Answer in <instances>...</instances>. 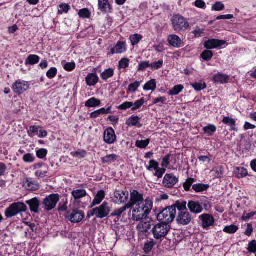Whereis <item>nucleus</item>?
I'll use <instances>...</instances> for the list:
<instances>
[{
    "instance_id": "8fccbe9b",
    "label": "nucleus",
    "mask_w": 256,
    "mask_h": 256,
    "mask_svg": "<svg viewBox=\"0 0 256 256\" xmlns=\"http://www.w3.org/2000/svg\"><path fill=\"white\" fill-rule=\"evenodd\" d=\"M78 15L82 18H89L90 16V12L88 9L83 8L79 11Z\"/></svg>"
},
{
    "instance_id": "09e8293b",
    "label": "nucleus",
    "mask_w": 256,
    "mask_h": 256,
    "mask_svg": "<svg viewBox=\"0 0 256 256\" xmlns=\"http://www.w3.org/2000/svg\"><path fill=\"white\" fill-rule=\"evenodd\" d=\"M206 84L204 82H195L192 84V88L196 91H200L206 88Z\"/></svg>"
},
{
    "instance_id": "a211bd4d",
    "label": "nucleus",
    "mask_w": 256,
    "mask_h": 256,
    "mask_svg": "<svg viewBox=\"0 0 256 256\" xmlns=\"http://www.w3.org/2000/svg\"><path fill=\"white\" fill-rule=\"evenodd\" d=\"M150 228L151 224L150 222L141 221L136 226V230L138 233L146 235Z\"/></svg>"
},
{
    "instance_id": "f257e3e1",
    "label": "nucleus",
    "mask_w": 256,
    "mask_h": 256,
    "mask_svg": "<svg viewBox=\"0 0 256 256\" xmlns=\"http://www.w3.org/2000/svg\"><path fill=\"white\" fill-rule=\"evenodd\" d=\"M132 212V218L134 221H139L145 218L152 208L151 200H146L144 204L132 206L130 208Z\"/></svg>"
},
{
    "instance_id": "0eeeda50",
    "label": "nucleus",
    "mask_w": 256,
    "mask_h": 256,
    "mask_svg": "<svg viewBox=\"0 0 256 256\" xmlns=\"http://www.w3.org/2000/svg\"><path fill=\"white\" fill-rule=\"evenodd\" d=\"M129 198L128 190H116L114 192L113 201L114 203L121 204H126Z\"/></svg>"
},
{
    "instance_id": "dca6fc26",
    "label": "nucleus",
    "mask_w": 256,
    "mask_h": 256,
    "mask_svg": "<svg viewBox=\"0 0 256 256\" xmlns=\"http://www.w3.org/2000/svg\"><path fill=\"white\" fill-rule=\"evenodd\" d=\"M98 210V218H102L108 216L110 212V207L108 204L106 202H104L98 208H96Z\"/></svg>"
},
{
    "instance_id": "13d9d810",
    "label": "nucleus",
    "mask_w": 256,
    "mask_h": 256,
    "mask_svg": "<svg viewBox=\"0 0 256 256\" xmlns=\"http://www.w3.org/2000/svg\"><path fill=\"white\" fill-rule=\"evenodd\" d=\"M129 60L126 58H124L121 60L119 62V68H125L128 66Z\"/></svg>"
},
{
    "instance_id": "2f4dec72",
    "label": "nucleus",
    "mask_w": 256,
    "mask_h": 256,
    "mask_svg": "<svg viewBox=\"0 0 256 256\" xmlns=\"http://www.w3.org/2000/svg\"><path fill=\"white\" fill-rule=\"evenodd\" d=\"M130 208V204H126V203L124 204V206L115 210L112 213V216H120L121 214H122L124 212H126L128 209Z\"/></svg>"
},
{
    "instance_id": "20e7f679",
    "label": "nucleus",
    "mask_w": 256,
    "mask_h": 256,
    "mask_svg": "<svg viewBox=\"0 0 256 256\" xmlns=\"http://www.w3.org/2000/svg\"><path fill=\"white\" fill-rule=\"evenodd\" d=\"M170 226L164 223L160 222L156 224L152 230L154 238L157 240L164 238L170 230Z\"/></svg>"
},
{
    "instance_id": "58836bf2",
    "label": "nucleus",
    "mask_w": 256,
    "mask_h": 256,
    "mask_svg": "<svg viewBox=\"0 0 256 256\" xmlns=\"http://www.w3.org/2000/svg\"><path fill=\"white\" fill-rule=\"evenodd\" d=\"M154 244L155 243L153 240H148V242L145 243L143 250L146 254H148L152 250Z\"/></svg>"
},
{
    "instance_id": "f8f14e48",
    "label": "nucleus",
    "mask_w": 256,
    "mask_h": 256,
    "mask_svg": "<svg viewBox=\"0 0 256 256\" xmlns=\"http://www.w3.org/2000/svg\"><path fill=\"white\" fill-rule=\"evenodd\" d=\"M178 182V178L174 174H166L163 179L162 184L164 186L168 188H172Z\"/></svg>"
},
{
    "instance_id": "c9c22d12",
    "label": "nucleus",
    "mask_w": 256,
    "mask_h": 256,
    "mask_svg": "<svg viewBox=\"0 0 256 256\" xmlns=\"http://www.w3.org/2000/svg\"><path fill=\"white\" fill-rule=\"evenodd\" d=\"M216 130V127L212 124H210L203 128L204 132L208 136H211Z\"/></svg>"
},
{
    "instance_id": "a19ab883",
    "label": "nucleus",
    "mask_w": 256,
    "mask_h": 256,
    "mask_svg": "<svg viewBox=\"0 0 256 256\" xmlns=\"http://www.w3.org/2000/svg\"><path fill=\"white\" fill-rule=\"evenodd\" d=\"M202 58L204 60H210L213 56V53L210 50H204L200 55Z\"/></svg>"
},
{
    "instance_id": "4468645a",
    "label": "nucleus",
    "mask_w": 256,
    "mask_h": 256,
    "mask_svg": "<svg viewBox=\"0 0 256 256\" xmlns=\"http://www.w3.org/2000/svg\"><path fill=\"white\" fill-rule=\"evenodd\" d=\"M104 141L108 144H112L116 140L114 130L112 128H107L104 132Z\"/></svg>"
},
{
    "instance_id": "0e129e2a",
    "label": "nucleus",
    "mask_w": 256,
    "mask_h": 256,
    "mask_svg": "<svg viewBox=\"0 0 256 256\" xmlns=\"http://www.w3.org/2000/svg\"><path fill=\"white\" fill-rule=\"evenodd\" d=\"M248 250L249 252L255 253L256 252V241H251L248 246Z\"/></svg>"
},
{
    "instance_id": "393cba45",
    "label": "nucleus",
    "mask_w": 256,
    "mask_h": 256,
    "mask_svg": "<svg viewBox=\"0 0 256 256\" xmlns=\"http://www.w3.org/2000/svg\"><path fill=\"white\" fill-rule=\"evenodd\" d=\"M104 196L105 194L104 190L98 191L95 196V198L91 204L90 207L92 208L94 206L100 204L102 201Z\"/></svg>"
},
{
    "instance_id": "5701e85b",
    "label": "nucleus",
    "mask_w": 256,
    "mask_h": 256,
    "mask_svg": "<svg viewBox=\"0 0 256 256\" xmlns=\"http://www.w3.org/2000/svg\"><path fill=\"white\" fill-rule=\"evenodd\" d=\"M110 113H111L110 107H108L107 108H102L92 112L90 114V118H95L98 117L101 114H108Z\"/></svg>"
},
{
    "instance_id": "49530a36",
    "label": "nucleus",
    "mask_w": 256,
    "mask_h": 256,
    "mask_svg": "<svg viewBox=\"0 0 256 256\" xmlns=\"http://www.w3.org/2000/svg\"><path fill=\"white\" fill-rule=\"evenodd\" d=\"M172 206H176V210L178 208L179 212L184 211L186 210V202H177L176 204Z\"/></svg>"
},
{
    "instance_id": "cd10ccee",
    "label": "nucleus",
    "mask_w": 256,
    "mask_h": 256,
    "mask_svg": "<svg viewBox=\"0 0 256 256\" xmlns=\"http://www.w3.org/2000/svg\"><path fill=\"white\" fill-rule=\"evenodd\" d=\"M87 192L84 189H78L72 191V194L74 198L76 200L80 199L86 196Z\"/></svg>"
},
{
    "instance_id": "338daca9",
    "label": "nucleus",
    "mask_w": 256,
    "mask_h": 256,
    "mask_svg": "<svg viewBox=\"0 0 256 256\" xmlns=\"http://www.w3.org/2000/svg\"><path fill=\"white\" fill-rule=\"evenodd\" d=\"M76 67V64L74 62H67L64 65V68L66 71H72Z\"/></svg>"
},
{
    "instance_id": "4be33fe9",
    "label": "nucleus",
    "mask_w": 256,
    "mask_h": 256,
    "mask_svg": "<svg viewBox=\"0 0 256 256\" xmlns=\"http://www.w3.org/2000/svg\"><path fill=\"white\" fill-rule=\"evenodd\" d=\"M24 186L28 190L34 191L39 188L38 184L34 182L32 179H26L24 182Z\"/></svg>"
},
{
    "instance_id": "ddd939ff",
    "label": "nucleus",
    "mask_w": 256,
    "mask_h": 256,
    "mask_svg": "<svg viewBox=\"0 0 256 256\" xmlns=\"http://www.w3.org/2000/svg\"><path fill=\"white\" fill-rule=\"evenodd\" d=\"M226 42L224 40L211 39L206 40L204 43V46L207 49H214L224 45Z\"/></svg>"
},
{
    "instance_id": "7ed1b4c3",
    "label": "nucleus",
    "mask_w": 256,
    "mask_h": 256,
    "mask_svg": "<svg viewBox=\"0 0 256 256\" xmlns=\"http://www.w3.org/2000/svg\"><path fill=\"white\" fill-rule=\"evenodd\" d=\"M26 210L27 206L24 203L14 202L6 210L4 214L7 218H10L16 216L19 213L26 212Z\"/></svg>"
},
{
    "instance_id": "774afa93",
    "label": "nucleus",
    "mask_w": 256,
    "mask_h": 256,
    "mask_svg": "<svg viewBox=\"0 0 256 256\" xmlns=\"http://www.w3.org/2000/svg\"><path fill=\"white\" fill-rule=\"evenodd\" d=\"M156 172L154 174V176H156L158 178H162L163 174L165 173L166 170L164 168H158L156 170Z\"/></svg>"
},
{
    "instance_id": "423d86ee",
    "label": "nucleus",
    "mask_w": 256,
    "mask_h": 256,
    "mask_svg": "<svg viewBox=\"0 0 256 256\" xmlns=\"http://www.w3.org/2000/svg\"><path fill=\"white\" fill-rule=\"evenodd\" d=\"M60 200L58 194H52L46 196L43 200L42 205L44 210L50 211L54 209Z\"/></svg>"
},
{
    "instance_id": "c03bdc74",
    "label": "nucleus",
    "mask_w": 256,
    "mask_h": 256,
    "mask_svg": "<svg viewBox=\"0 0 256 256\" xmlns=\"http://www.w3.org/2000/svg\"><path fill=\"white\" fill-rule=\"evenodd\" d=\"M195 180L193 178H188L186 182L184 183L183 186L186 191L188 192L190 190V186L194 182Z\"/></svg>"
},
{
    "instance_id": "bf43d9fd",
    "label": "nucleus",
    "mask_w": 256,
    "mask_h": 256,
    "mask_svg": "<svg viewBox=\"0 0 256 256\" xmlns=\"http://www.w3.org/2000/svg\"><path fill=\"white\" fill-rule=\"evenodd\" d=\"M149 164V166L147 167V170H152V169L156 170L158 168V163L154 160H150Z\"/></svg>"
},
{
    "instance_id": "052dcab7",
    "label": "nucleus",
    "mask_w": 256,
    "mask_h": 256,
    "mask_svg": "<svg viewBox=\"0 0 256 256\" xmlns=\"http://www.w3.org/2000/svg\"><path fill=\"white\" fill-rule=\"evenodd\" d=\"M212 172H214V176L216 178H221L223 174L221 166H218L214 168L212 170Z\"/></svg>"
},
{
    "instance_id": "7c9ffc66",
    "label": "nucleus",
    "mask_w": 256,
    "mask_h": 256,
    "mask_svg": "<svg viewBox=\"0 0 256 256\" xmlns=\"http://www.w3.org/2000/svg\"><path fill=\"white\" fill-rule=\"evenodd\" d=\"M117 155L115 154H111L107 155L106 156L104 157L102 160V162L103 164H109L116 161L117 160Z\"/></svg>"
},
{
    "instance_id": "f3484780",
    "label": "nucleus",
    "mask_w": 256,
    "mask_h": 256,
    "mask_svg": "<svg viewBox=\"0 0 256 256\" xmlns=\"http://www.w3.org/2000/svg\"><path fill=\"white\" fill-rule=\"evenodd\" d=\"M202 220V226L204 228H207L212 226L214 222L213 216L209 214H204L200 216Z\"/></svg>"
},
{
    "instance_id": "69168bd1",
    "label": "nucleus",
    "mask_w": 256,
    "mask_h": 256,
    "mask_svg": "<svg viewBox=\"0 0 256 256\" xmlns=\"http://www.w3.org/2000/svg\"><path fill=\"white\" fill-rule=\"evenodd\" d=\"M148 67H150V66L148 62H142L139 64L138 70H144Z\"/></svg>"
},
{
    "instance_id": "4d7b16f0",
    "label": "nucleus",
    "mask_w": 256,
    "mask_h": 256,
    "mask_svg": "<svg viewBox=\"0 0 256 256\" xmlns=\"http://www.w3.org/2000/svg\"><path fill=\"white\" fill-rule=\"evenodd\" d=\"M222 122L230 126H234L236 124L235 120L228 116L224 118L222 120Z\"/></svg>"
},
{
    "instance_id": "79ce46f5",
    "label": "nucleus",
    "mask_w": 256,
    "mask_h": 256,
    "mask_svg": "<svg viewBox=\"0 0 256 256\" xmlns=\"http://www.w3.org/2000/svg\"><path fill=\"white\" fill-rule=\"evenodd\" d=\"M150 142V140L148 138L144 140H137L136 142V146L140 148H144L148 146Z\"/></svg>"
},
{
    "instance_id": "f03ea898",
    "label": "nucleus",
    "mask_w": 256,
    "mask_h": 256,
    "mask_svg": "<svg viewBox=\"0 0 256 256\" xmlns=\"http://www.w3.org/2000/svg\"><path fill=\"white\" fill-rule=\"evenodd\" d=\"M176 212V206H170L162 210L157 215L158 220L169 225L174 220Z\"/></svg>"
},
{
    "instance_id": "37998d69",
    "label": "nucleus",
    "mask_w": 256,
    "mask_h": 256,
    "mask_svg": "<svg viewBox=\"0 0 256 256\" xmlns=\"http://www.w3.org/2000/svg\"><path fill=\"white\" fill-rule=\"evenodd\" d=\"M130 38L132 44L134 46L139 42L140 40H142V36L140 34H134L130 36Z\"/></svg>"
},
{
    "instance_id": "9b49d317",
    "label": "nucleus",
    "mask_w": 256,
    "mask_h": 256,
    "mask_svg": "<svg viewBox=\"0 0 256 256\" xmlns=\"http://www.w3.org/2000/svg\"><path fill=\"white\" fill-rule=\"evenodd\" d=\"M192 214L188 212H179L176 217V222L178 224L187 225L192 221Z\"/></svg>"
},
{
    "instance_id": "412c9836",
    "label": "nucleus",
    "mask_w": 256,
    "mask_h": 256,
    "mask_svg": "<svg viewBox=\"0 0 256 256\" xmlns=\"http://www.w3.org/2000/svg\"><path fill=\"white\" fill-rule=\"evenodd\" d=\"M98 8L104 12H111V8L108 0H98Z\"/></svg>"
},
{
    "instance_id": "39448f33",
    "label": "nucleus",
    "mask_w": 256,
    "mask_h": 256,
    "mask_svg": "<svg viewBox=\"0 0 256 256\" xmlns=\"http://www.w3.org/2000/svg\"><path fill=\"white\" fill-rule=\"evenodd\" d=\"M171 21L173 28L176 31H184L189 27V23L187 20L180 15L174 16Z\"/></svg>"
},
{
    "instance_id": "a878e982",
    "label": "nucleus",
    "mask_w": 256,
    "mask_h": 256,
    "mask_svg": "<svg viewBox=\"0 0 256 256\" xmlns=\"http://www.w3.org/2000/svg\"><path fill=\"white\" fill-rule=\"evenodd\" d=\"M228 76L226 74H218L214 76L213 80L216 82L222 84L227 83L228 81Z\"/></svg>"
},
{
    "instance_id": "473e14b6",
    "label": "nucleus",
    "mask_w": 256,
    "mask_h": 256,
    "mask_svg": "<svg viewBox=\"0 0 256 256\" xmlns=\"http://www.w3.org/2000/svg\"><path fill=\"white\" fill-rule=\"evenodd\" d=\"M208 187V184H198L192 186V189L196 192H200L206 190Z\"/></svg>"
},
{
    "instance_id": "72a5a7b5",
    "label": "nucleus",
    "mask_w": 256,
    "mask_h": 256,
    "mask_svg": "<svg viewBox=\"0 0 256 256\" xmlns=\"http://www.w3.org/2000/svg\"><path fill=\"white\" fill-rule=\"evenodd\" d=\"M156 80L152 79L144 84V89L146 90H154L156 88Z\"/></svg>"
},
{
    "instance_id": "5fc2aeb1",
    "label": "nucleus",
    "mask_w": 256,
    "mask_h": 256,
    "mask_svg": "<svg viewBox=\"0 0 256 256\" xmlns=\"http://www.w3.org/2000/svg\"><path fill=\"white\" fill-rule=\"evenodd\" d=\"M144 104V100L143 98H141L137 101H136L134 104H133V106L132 108V110H135L137 109L140 108Z\"/></svg>"
},
{
    "instance_id": "1a4fd4ad",
    "label": "nucleus",
    "mask_w": 256,
    "mask_h": 256,
    "mask_svg": "<svg viewBox=\"0 0 256 256\" xmlns=\"http://www.w3.org/2000/svg\"><path fill=\"white\" fill-rule=\"evenodd\" d=\"M144 204L143 195L136 190L130 192V200L126 204H130V208L132 206Z\"/></svg>"
},
{
    "instance_id": "6ab92c4d",
    "label": "nucleus",
    "mask_w": 256,
    "mask_h": 256,
    "mask_svg": "<svg viewBox=\"0 0 256 256\" xmlns=\"http://www.w3.org/2000/svg\"><path fill=\"white\" fill-rule=\"evenodd\" d=\"M26 203L29 206L30 210L32 212L38 213L40 202L38 199L34 198L30 200H27Z\"/></svg>"
},
{
    "instance_id": "4c0bfd02",
    "label": "nucleus",
    "mask_w": 256,
    "mask_h": 256,
    "mask_svg": "<svg viewBox=\"0 0 256 256\" xmlns=\"http://www.w3.org/2000/svg\"><path fill=\"white\" fill-rule=\"evenodd\" d=\"M238 230V226L232 224L225 226L223 230L227 234H233L236 232Z\"/></svg>"
},
{
    "instance_id": "de8ad7c7",
    "label": "nucleus",
    "mask_w": 256,
    "mask_h": 256,
    "mask_svg": "<svg viewBox=\"0 0 256 256\" xmlns=\"http://www.w3.org/2000/svg\"><path fill=\"white\" fill-rule=\"evenodd\" d=\"M22 160L26 163H32L34 162L35 157L32 154L28 153L24 156Z\"/></svg>"
},
{
    "instance_id": "603ef678",
    "label": "nucleus",
    "mask_w": 256,
    "mask_h": 256,
    "mask_svg": "<svg viewBox=\"0 0 256 256\" xmlns=\"http://www.w3.org/2000/svg\"><path fill=\"white\" fill-rule=\"evenodd\" d=\"M70 9V6L66 4H62L60 5V9L58 10V14H62L63 12L66 13Z\"/></svg>"
},
{
    "instance_id": "a18cd8bd",
    "label": "nucleus",
    "mask_w": 256,
    "mask_h": 256,
    "mask_svg": "<svg viewBox=\"0 0 256 256\" xmlns=\"http://www.w3.org/2000/svg\"><path fill=\"white\" fill-rule=\"evenodd\" d=\"M140 82L136 81L134 83L130 84L128 88V90L129 92L134 93L136 92L138 88L140 86Z\"/></svg>"
},
{
    "instance_id": "f704fd0d",
    "label": "nucleus",
    "mask_w": 256,
    "mask_h": 256,
    "mask_svg": "<svg viewBox=\"0 0 256 256\" xmlns=\"http://www.w3.org/2000/svg\"><path fill=\"white\" fill-rule=\"evenodd\" d=\"M114 74V70L112 68H108L105 70L101 74V78L104 80H107L112 78Z\"/></svg>"
},
{
    "instance_id": "ea45409f",
    "label": "nucleus",
    "mask_w": 256,
    "mask_h": 256,
    "mask_svg": "<svg viewBox=\"0 0 256 256\" xmlns=\"http://www.w3.org/2000/svg\"><path fill=\"white\" fill-rule=\"evenodd\" d=\"M140 120V118L138 116H132L126 122V124L130 126H137Z\"/></svg>"
},
{
    "instance_id": "e433bc0d",
    "label": "nucleus",
    "mask_w": 256,
    "mask_h": 256,
    "mask_svg": "<svg viewBox=\"0 0 256 256\" xmlns=\"http://www.w3.org/2000/svg\"><path fill=\"white\" fill-rule=\"evenodd\" d=\"M184 89L183 86L180 84L174 86L168 92L170 96H175L179 94Z\"/></svg>"
},
{
    "instance_id": "3c124183",
    "label": "nucleus",
    "mask_w": 256,
    "mask_h": 256,
    "mask_svg": "<svg viewBox=\"0 0 256 256\" xmlns=\"http://www.w3.org/2000/svg\"><path fill=\"white\" fill-rule=\"evenodd\" d=\"M48 154V150L44 148H40L36 152V155L39 158H44Z\"/></svg>"
},
{
    "instance_id": "bb28decb",
    "label": "nucleus",
    "mask_w": 256,
    "mask_h": 256,
    "mask_svg": "<svg viewBox=\"0 0 256 256\" xmlns=\"http://www.w3.org/2000/svg\"><path fill=\"white\" fill-rule=\"evenodd\" d=\"M98 80V78L96 74H90L86 78V82L90 86L95 85Z\"/></svg>"
},
{
    "instance_id": "aec40b11",
    "label": "nucleus",
    "mask_w": 256,
    "mask_h": 256,
    "mask_svg": "<svg viewBox=\"0 0 256 256\" xmlns=\"http://www.w3.org/2000/svg\"><path fill=\"white\" fill-rule=\"evenodd\" d=\"M168 41L171 46L178 48H180L182 44L180 38L174 34L170 35L168 38Z\"/></svg>"
},
{
    "instance_id": "9d476101",
    "label": "nucleus",
    "mask_w": 256,
    "mask_h": 256,
    "mask_svg": "<svg viewBox=\"0 0 256 256\" xmlns=\"http://www.w3.org/2000/svg\"><path fill=\"white\" fill-rule=\"evenodd\" d=\"M29 88V84L28 82L18 80L12 85V88L14 93L20 94L27 90Z\"/></svg>"
},
{
    "instance_id": "864d4df0",
    "label": "nucleus",
    "mask_w": 256,
    "mask_h": 256,
    "mask_svg": "<svg viewBox=\"0 0 256 256\" xmlns=\"http://www.w3.org/2000/svg\"><path fill=\"white\" fill-rule=\"evenodd\" d=\"M224 8V4L220 2H218L214 3L212 6V10L216 11H221Z\"/></svg>"
},
{
    "instance_id": "6e6552de",
    "label": "nucleus",
    "mask_w": 256,
    "mask_h": 256,
    "mask_svg": "<svg viewBox=\"0 0 256 256\" xmlns=\"http://www.w3.org/2000/svg\"><path fill=\"white\" fill-rule=\"evenodd\" d=\"M66 217L72 222L78 223L84 219V215L82 210L76 209L69 211Z\"/></svg>"
},
{
    "instance_id": "e2e57ef3",
    "label": "nucleus",
    "mask_w": 256,
    "mask_h": 256,
    "mask_svg": "<svg viewBox=\"0 0 256 256\" xmlns=\"http://www.w3.org/2000/svg\"><path fill=\"white\" fill-rule=\"evenodd\" d=\"M133 106V103L132 102H126L120 104L118 106V109L121 110H125L127 108H132Z\"/></svg>"
},
{
    "instance_id": "6e6d98bb",
    "label": "nucleus",
    "mask_w": 256,
    "mask_h": 256,
    "mask_svg": "<svg viewBox=\"0 0 256 256\" xmlns=\"http://www.w3.org/2000/svg\"><path fill=\"white\" fill-rule=\"evenodd\" d=\"M57 74V69L56 68H50L46 72V76L50 78H54Z\"/></svg>"
},
{
    "instance_id": "680f3d73",
    "label": "nucleus",
    "mask_w": 256,
    "mask_h": 256,
    "mask_svg": "<svg viewBox=\"0 0 256 256\" xmlns=\"http://www.w3.org/2000/svg\"><path fill=\"white\" fill-rule=\"evenodd\" d=\"M163 64V60H160L158 62H154L152 64H150V68L152 70H158L160 68Z\"/></svg>"
},
{
    "instance_id": "c756f323",
    "label": "nucleus",
    "mask_w": 256,
    "mask_h": 256,
    "mask_svg": "<svg viewBox=\"0 0 256 256\" xmlns=\"http://www.w3.org/2000/svg\"><path fill=\"white\" fill-rule=\"evenodd\" d=\"M39 60L40 58L38 56L35 54H30L26 59L25 61V64L26 65H34V64H38L39 62Z\"/></svg>"
},
{
    "instance_id": "c85d7f7f",
    "label": "nucleus",
    "mask_w": 256,
    "mask_h": 256,
    "mask_svg": "<svg viewBox=\"0 0 256 256\" xmlns=\"http://www.w3.org/2000/svg\"><path fill=\"white\" fill-rule=\"evenodd\" d=\"M100 104V101L94 98H92L85 103V106L88 108H94Z\"/></svg>"
},
{
    "instance_id": "2eb2a0df",
    "label": "nucleus",
    "mask_w": 256,
    "mask_h": 256,
    "mask_svg": "<svg viewBox=\"0 0 256 256\" xmlns=\"http://www.w3.org/2000/svg\"><path fill=\"white\" fill-rule=\"evenodd\" d=\"M188 206L190 212L195 214L201 213L203 210L202 205L198 201H189Z\"/></svg>"
},
{
    "instance_id": "b1692460",
    "label": "nucleus",
    "mask_w": 256,
    "mask_h": 256,
    "mask_svg": "<svg viewBox=\"0 0 256 256\" xmlns=\"http://www.w3.org/2000/svg\"><path fill=\"white\" fill-rule=\"evenodd\" d=\"M126 46L124 42H118L115 47L112 49V54H122L126 52Z\"/></svg>"
}]
</instances>
